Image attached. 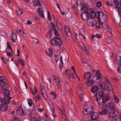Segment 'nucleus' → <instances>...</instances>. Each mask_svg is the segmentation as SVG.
I'll use <instances>...</instances> for the list:
<instances>
[{
  "label": "nucleus",
  "mask_w": 121,
  "mask_h": 121,
  "mask_svg": "<svg viewBox=\"0 0 121 121\" xmlns=\"http://www.w3.org/2000/svg\"><path fill=\"white\" fill-rule=\"evenodd\" d=\"M105 83L102 81L99 82V85L101 88L103 89L106 86L108 91H112L113 89L111 84L107 80L106 78L105 79Z\"/></svg>",
  "instance_id": "1"
},
{
  "label": "nucleus",
  "mask_w": 121,
  "mask_h": 121,
  "mask_svg": "<svg viewBox=\"0 0 121 121\" xmlns=\"http://www.w3.org/2000/svg\"><path fill=\"white\" fill-rule=\"evenodd\" d=\"M51 44L54 46H59L62 45V41L61 38L55 37L52 39L50 41Z\"/></svg>",
  "instance_id": "2"
},
{
  "label": "nucleus",
  "mask_w": 121,
  "mask_h": 121,
  "mask_svg": "<svg viewBox=\"0 0 121 121\" xmlns=\"http://www.w3.org/2000/svg\"><path fill=\"white\" fill-rule=\"evenodd\" d=\"M83 113L86 115L90 114L93 112V107L90 104L85 105L84 107Z\"/></svg>",
  "instance_id": "3"
},
{
  "label": "nucleus",
  "mask_w": 121,
  "mask_h": 121,
  "mask_svg": "<svg viewBox=\"0 0 121 121\" xmlns=\"http://www.w3.org/2000/svg\"><path fill=\"white\" fill-rule=\"evenodd\" d=\"M118 115L119 112L115 109L110 113L108 116V119L111 121H113L115 117H117Z\"/></svg>",
  "instance_id": "4"
},
{
  "label": "nucleus",
  "mask_w": 121,
  "mask_h": 121,
  "mask_svg": "<svg viewBox=\"0 0 121 121\" xmlns=\"http://www.w3.org/2000/svg\"><path fill=\"white\" fill-rule=\"evenodd\" d=\"M10 102V100H6L3 101L0 105V110L3 112L6 111L8 108L7 104H9Z\"/></svg>",
  "instance_id": "5"
},
{
  "label": "nucleus",
  "mask_w": 121,
  "mask_h": 121,
  "mask_svg": "<svg viewBox=\"0 0 121 121\" xmlns=\"http://www.w3.org/2000/svg\"><path fill=\"white\" fill-rule=\"evenodd\" d=\"M104 92L102 91L97 92L94 95V99L97 103L99 102L104 96Z\"/></svg>",
  "instance_id": "6"
},
{
  "label": "nucleus",
  "mask_w": 121,
  "mask_h": 121,
  "mask_svg": "<svg viewBox=\"0 0 121 121\" xmlns=\"http://www.w3.org/2000/svg\"><path fill=\"white\" fill-rule=\"evenodd\" d=\"M52 76L54 79V81L56 85L57 88L60 89L61 83L59 79L55 75H52Z\"/></svg>",
  "instance_id": "7"
},
{
  "label": "nucleus",
  "mask_w": 121,
  "mask_h": 121,
  "mask_svg": "<svg viewBox=\"0 0 121 121\" xmlns=\"http://www.w3.org/2000/svg\"><path fill=\"white\" fill-rule=\"evenodd\" d=\"M40 93L44 98L46 99L48 98L47 90L44 86L41 85L40 86Z\"/></svg>",
  "instance_id": "8"
},
{
  "label": "nucleus",
  "mask_w": 121,
  "mask_h": 121,
  "mask_svg": "<svg viewBox=\"0 0 121 121\" xmlns=\"http://www.w3.org/2000/svg\"><path fill=\"white\" fill-rule=\"evenodd\" d=\"M106 108L109 110H113L115 109L116 105L114 102H110L107 104L105 105Z\"/></svg>",
  "instance_id": "9"
},
{
  "label": "nucleus",
  "mask_w": 121,
  "mask_h": 121,
  "mask_svg": "<svg viewBox=\"0 0 121 121\" xmlns=\"http://www.w3.org/2000/svg\"><path fill=\"white\" fill-rule=\"evenodd\" d=\"M4 96H5L3 98L4 101H5V100H10V99H11V97L9 96L10 95V92L9 90L8 89L4 90Z\"/></svg>",
  "instance_id": "10"
},
{
  "label": "nucleus",
  "mask_w": 121,
  "mask_h": 121,
  "mask_svg": "<svg viewBox=\"0 0 121 121\" xmlns=\"http://www.w3.org/2000/svg\"><path fill=\"white\" fill-rule=\"evenodd\" d=\"M6 51L7 52V56L11 57V55L12 54L13 51L12 49L10 46V43L9 42L7 43V47L6 49Z\"/></svg>",
  "instance_id": "11"
},
{
  "label": "nucleus",
  "mask_w": 121,
  "mask_h": 121,
  "mask_svg": "<svg viewBox=\"0 0 121 121\" xmlns=\"http://www.w3.org/2000/svg\"><path fill=\"white\" fill-rule=\"evenodd\" d=\"M82 13V14H81V16L82 19L84 20H86L90 17V14L86 10H83Z\"/></svg>",
  "instance_id": "12"
},
{
  "label": "nucleus",
  "mask_w": 121,
  "mask_h": 121,
  "mask_svg": "<svg viewBox=\"0 0 121 121\" xmlns=\"http://www.w3.org/2000/svg\"><path fill=\"white\" fill-rule=\"evenodd\" d=\"M91 119L93 120H97L99 117V114L97 112H92L91 113Z\"/></svg>",
  "instance_id": "13"
},
{
  "label": "nucleus",
  "mask_w": 121,
  "mask_h": 121,
  "mask_svg": "<svg viewBox=\"0 0 121 121\" xmlns=\"http://www.w3.org/2000/svg\"><path fill=\"white\" fill-rule=\"evenodd\" d=\"M64 30L65 32L66 33V35L70 37L72 36V34L68 26H65Z\"/></svg>",
  "instance_id": "14"
},
{
  "label": "nucleus",
  "mask_w": 121,
  "mask_h": 121,
  "mask_svg": "<svg viewBox=\"0 0 121 121\" xmlns=\"http://www.w3.org/2000/svg\"><path fill=\"white\" fill-rule=\"evenodd\" d=\"M86 84L88 86H93L94 84V80L92 79H89L87 80Z\"/></svg>",
  "instance_id": "15"
},
{
  "label": "nucleus",
  "mask_w": 121,
  "mask_h": 121,
  "mask_svg": "<svg viewBox=\"0 0 121 121\" xmlns=\"http://www.w3.org/2000/svg\"><path fill=\"white\" fill-rule=\"evenodd\" d=\"M87 24L90 26H93L95 24V21H93L91 19H88L87 20Z\"/></svg>",
  "instance_id": "16"
},
{
  "label": "nucleus",
  "mask_w": 121,
  "mask_h": 121,
  "mask_svg": "<svg viewBox=\"0 0 121 121\" xmlns=\"http://www.w3.org/2000/svg\"><path fill=\"white\" fill-rule=\"evenodd\" d=\"M92 74L90 72H88L85 73L84 77L85 79H88L91 78L92 76Z\"/></svg>",
  "instance_id": "17"
},
{
  "label": "nucleus",
  "mask_w": 121,
  "mask_h": 121,
  "mask_svg": "<svg viewBox=\"0 0 121 121\" xmlns=\"http://www.w3.org/2000/svg\"><path fill=\"white\" fill-rule=\"evenodd\" d=\"M41 1L39 0H33V4L35 6H40L42 7L41 4Z\"/></svg>",
  "instance_id": "18"
},
{
  "label": "nucleus",
  "mask_w": 121,
  "mask_h": 121,
  "mask_svg": "<svg viewBox=\"0 0 121 121\" xmlns=\"http://www.w3.org/2000/svg\"><path fill=\"white\" fill-rule=\"evenodd\" d=\"M99 89L98 87L96 86H93L91 89V91L93 93H95L97 92Z\"/></svg>",
  "instance_id": "19"
},
{
  "label": "nucleus",
  "mask_w": 121,
  "mask_h": 121,
  "mask_svg": "<svg viewBox=\"0 0 121 121\" xmlns=\"http://www.w3.org/2000/svg\"><path fill=\"white\" fill-rule=\"evenodd\" d=\"M37 12L40 16L43 18L44 17L43 9L42 8H39L38 9Z\"/></svg>",
  "instance_id": "20"
},
{
  "label": "nucleus",
  "mask_w": 121,
  "mask_h": 121,
  "mask_svg": "<svg viewBox=\"0 0 121 121\" xmlns=\"http://www.w3.org/2000/svg\"><path fill=\"white\" fill-rule=\"evenodd\" d=\"M100 22L101 23L103 24L106 22L107 19V17L105 15H104L103 16L101 17Z\"/></svg>",
  "instance_id": "21"
},
{
  "label": "nucleus",
  "mask_w": 121,
  "mask_h": 121,
  "mask_svg": "<svg viewBox=\"0 0 121 121\" xmlns=\"http://www.w3.org/2000/svg\"><path fill=\"white\" fill-rule=\"evenodd\" d=\"M11 39L13 42H15V40L17 39V36L16 34L15 33H12V34Z\"/></svg>",
  "instance_id": "22"
},
{
  "label": "nucleus",
  "mask_w": 121,
  "mask_h": 121,
  "mask_svg": "<svg viewBox=\"0 0 121 121\" xmlns=\"http://www.w3.org/2000/svg\"><path fill=\"white\" fill-rule=\"evenodd\" d=\"M88 13L90 14V17L91 16L92 18H94L97 16L96 13L94 11H92Z\"/></svg>",
  "instance_id": "23"
},
{
  "label": "nucleus",
  "mask_w": 121,
  "mask_h": 121,
  "mask_svg": "<svg viewBox=\"0 0 121 121\" xmlns=\"http://www.w3.org/2000/svg\"><path fill=\"white\" fill-rule=\"evenodd\" d=\"M23 113L22 107H19L17 111V113L18 115H22Z\"/></svg>",
  "instance_id": "24"
},
{
  "label": "nucleus",
  "mask_w": 121,
  "mask_h": 121,
  "mask_svg": "<svg viewBox=\"0 0 121 121\" xmlns=\"http://www.w3.org/2000/svg\"><path fill=\"white\" fill-rule=\"evenodd\" d=\"M56 25L58 30L60 31H61L62 29V27L60 22L57 21L56 22Z\"/></svg>",
  "instance_id": "25"
},
{
  "label": "nucleus",
  "mask_w": 121,
  "mask_h": 121,
  "mask_svg": "<svg viewBox=\"0 0 121 121\" xmlns=\"http://www.w3.org/2000/svg\"><path fill=\"white\" fill-rule=\"evenodd\" d=\"M108 112V110L107 109H103L101 112H99V113L101 115H105Z\"/></svg>",
  "instance_id": "26"
},
{
  "label": "nucleus",
  "mask_w": 121,
  "mask_h": 121,
  "mask_svg": "<svg viewBox=\"0 0 121 121\" xmlns=\"http://www.w3.org/2000/svg\"><path fill=\"white\" fill-rule=\"evenodd\" d=\"M49 53H48V52L46 50V53L50 57H52V56L53 51L52 49L50 48H49L48 49Z\"/></svg>",
  "instance_id": "27"
},
{
  "label": "nucleus",
  "mask_w": 121,
  "mask_h": 121,
  "mask_svg": "<svg viewBox=\"0 0 121 121\" xmlns=\"http://www.w3.org/2000/svg\"><path fill=\"white\" fill-rule=\"evenodd\" d=\"M30 90L33 95H35L37 93V90L36 88V87L35 86H34V90L32 88H31Z\"/></svg>",
  "instance_id": "28"
},
{
  "label": "nucleus",
  "mask_w": 121,
  "mask_h": 121,
  "mask_svg": "<svg viewBox=\"0 0 121 121\" xmlns=\"http://www.w3.org/2000/svg\"><path fill=\"white\" fill-rule=\"evenodd\" d=\"M104 29H106L107 31L111 35L112 34V30L109 27H108L106 25H104Z\"/></svg>",
  "instance_id": "29"
},
{
  "label": "nucleus",
  "mask_w": 121,
  "mask_h": 121,
  "mask_svg": "<svg viewBox=\"0 0 121 121\" xmlns=\"http://www.w3.org/2000/svg\"><path fill=\"white\" fill-rule=\"evenodd\" d=\"M27 101L28 104L30 106H32V105H34V103L33 101L31 99H27Z\"/></svg>",
  "instance_id": "30"
},
{
  "label": "nucleus",
  "mask_w": 121,
  "mask_h": 121,
  "mask_svg": "<svg viewBox=\"0 0 121 121\" xmlns=\"http://www.w3.org/2000/svg\"><path fill=\"white\" fill-rule=\"evenodd\" d=\"M9 88V85L7 83H4L2 87V89L3 90H6L8 89Z\"/></svg>",
  "instance_id": "31"
},
{
  "label": "nucleus",
  "mask_w": 121,
  "mask_h": 121,
  "mask_svg": "<svg viewBox=\"0 0 121 121\" xmlns=\"http://www.w3.org/2000/svg\"><path fill=\"white\" fill-rule=\"evenodd\" d=\"M113 1L115 4V6L116 8V5H120L121 4V0H114Z\"/></svg>",
  "instance_id": "32"
},
{
  "label": "nucleus",
  "mask_w": 121,
  "mask_h": 121,
  "mask_svg": "<svg viewBox=\"0 0 121 121\" xmlns=\"http://www.w3.org/2000/svg\"><path fill=\"white\" fill-rule=\"evenodd\" d=\"M28 111L30 112V115L31 116H35L36 114L34 110L30 109L28 110Z\"/></svg>",
  "instance_id": "33"
},
{
  "label": "nucleus",
  "mask_w": 121,
  "mask_h": 121,
  "mask_svg": "<svg viewBox=\"0 0 121 121\" xmlns=\"http://www.w3.org/2000/svg\"><path fill=\"white\" fill-rule=\"evenodd\" d=\"M97 15H98V16L96 17L98 18H101V17L103 16H104V15L103 13L101 11H98L97 12Z\"/></svg>",
  "instance_id": "34"
},
{
  "label": "nucleus",
  "mask_w": 121,
  "mask_h": 121,
  "mask_svg": "<svg viewBox=\"0 0 121 121\" xmlns=\"http://www.w3.org/2000/svg\"><path fill=\"white\" fill-rule=\"evenodd\" d=\"M106 40L108 43H111L113 41L112 38L111 36H109L106 39Z\"/></svg>",
  "instance_id": "35"
},
{
  "label": "nucleus",
  "mask_w": 121,
  "mask_h": 121,
  "mask_svg": "<svg viewBox=\"0 0 121 121\" xmlns=\"http://www.w3.org/2000/svg\"><path fill=\"white\" fill-rule=\"evenodd\" d=\"M104 26L102 23L100 22L99 24L97 23L96 24V28H99L103 27L104 28Z\"/></svg>",
  "instance_id": "36"
},
{
  "label": "nucleus",
  "mask_w": 121,
  "mask_h": 121,
  "mask_svg": "<svg viewBox=\"0 0 121 121\" xmlns=\"http://www.w3.org/2000/svg\"><path fill=\"white\" fill-rule=\"evenodd\" d=\"M110 98L109 97L105 96L103 97L102 99V102L103 103H105Z\"/></svg>",
  "instance_id": "37"
},
{
  "label": "nucleus",
  "mask_w": 121,
  "mask_h": 121,
  "mask_svg": "<svg viewBox=\"0 0 121 121\" xmlns=\"http://www.w3.org/2000/svg\"><path fill=\"white\" fill-rule=\"evenodd\" d=\"M50 94L51 95H52V97L53 99H55L56 98V97L57 96L56 92L54 91H53L51 92Z\"/></svg>",
  "instance_id": "38"
},
{
  "label": "nucleus",
  "mask_w": 121,
  "mask_h": 121,
  "mask_svg": "<svg viewBox=\"0 0 121 121\" xmlns=\"http://www.w3.org/2000/svg\"><path fill=\"white\" fill-rule=\"evenodd\" d=\"M88 7L87 5H86L84 4L83 5V6L81 8V10L82 12H83V10H86H86L88 9Z\"/></svg>",
  "instance_id": "39"
},
{
  "label": "nucleus",
  "mask_w": 121,
  "mask_h": 121,
  "mask_svg": "<svg viewBox=\"0 0 121 121\" xmlns=\"http://www.w3.org/2000/svg\"><path fill=\"white\" fill-rule=\"evenodd\" d=\"M113 98L114 99L116 103H118L119 101V98L115 95H113Z\"/></svg>",
  "instance_id": "40"
},
{
  "label": "nucleus",
  "mask_w": 121,
  "mask_h": 121,
  "mask_svg": "<svg viewBox=\"0 0 121 121\" xmlns=\"http://www.w3.org/2000/svg\"><path fill=\"white\" fill-rule=\"evenodd\" d=\"M17 61L19 62L20 65L23 66H25V63L22 60L20 59H17Z\"/></svg>",
  "instance_id": "41"
},
{
  "label": "nucleus",
  "mask_w": 121,
  "mask_h": 121,
  "mask_svg": "<svg viewBox=\"0 0 121 121\" xmlns=\"http://www.w3.org/2000/svg\"><path fill=\"white\" fill-rule=\"evenodd\" d=\"M81 47L82 49L85 52V53L86 54L88 55H89V53L88 52V51L87 50V48H86L84 46H80Z\"/></svg>",
  "instance_id": "42"
},
{
  "label": "nucleus",
  "mask_w": 121,
  "mask_h": 121,
  "mask_svg": "<svg viewBox=\"0 0 121 121\" xmlns=\"http://www.w3.org/2000/svg\"><path fill=\"white\" fill-rule=\"evenodd\" d=\"M52 30H49L47 34V37L49 38H51L52 36Z\"/></svg>",
  "instance_id": "43"
},
{
  "label": "nucleus",
  "mask_w": 121,
  "mask_h": 121,
  "mask_svg": "<svg viewBox=\"0 0 121 121\" xmlns=\"http://www.w3.org/2000/svg\"><path fill=\"white\" fill-rule=\"evenodd\" d=\"M116 62L117 64L120 66L121 65V56H120L119 58H117Z\"/></svg>",
  "instance_id": "44"
},
{
  "label": "nucleus",
  "mask_w": 121,
  "mask_h": 121,
  "mask_svg": "<svg viewBox=\"0 0 121 121\" xmlns=\"http://www.w3.org/2000/svg\"><path fill=\"white\" fill-rule=\"evenodd\" d=\"M55 33V34L56 37L58 38H61V37L59 34L58 32L56 29H55L54 30Z\"/></svg>",
  "instance_id": "45"
},
{
  "label": "nucleus",
  "mask_w": 121,
  "mask_h": 121,
  "mask_svg": "<svg viewBox=\"0 0 121 121\" xmlns=\"http://www.w3.org/2000/svg\"><path fill=\"white\" fill-rule=\"evenodd\" d=\"M98 105L99 107L101 108L102 109L104 108L105 105L103 103H100L99 102H98Z\"/></svg>",
  "instance_id": "46"
},
{
  "label": "nucleus",
  "mask_w": 121,
  "mask_h": 121,
  "mask_svg": "<svg viewBox=\"0 0 121 121\" xmlns=\"http://www.w3.org/2000/svg\"><path fill=\"white\" fill-rule=\"evenodd\" d=\"M95 37L100 38L101 37V35H100L98 34H96L95 35H93L92 36V40H93L94 38Z\"/></svg>",
  "instance_id": "47"
},
{
  "label": "nucleus",
  "mask_w": 121,
  "mask_h": 121,
  "mask_svg": "<svg viewBox=\"0 0 121 121\" xmlns=\"http://www.w3.org/2000/svg\"><path fill=\"white\" fill-rule=\"evenodd\" d=\"M6 81V80L5 79H4V78L3 76H2L0 77V82H2L3 83H5Z\"/></svg>",
  "instance_id": "48"
},
{
  "label": "nucleus",
  "mask_w": 121,
  "mask_h": 121,
  "mask_svg": "<svg viewBox=\"0 0 121 121\" xmlns=\"http://www.w3.org/2000/svg\"><path fill=\"white\" fill-rule=\"evenodd\" d=\"M81 30L82 31L81 32V31L79 33V35H81L83 37V39H86V37L84 35L85 34V31L82 30Z\"/></svg>",
  "instance_id": "49"
},
{
  "label": "nucleus",
  "mask_w": 121,
  "mask_h": 121,
  "mask_svg": "<svg viewBox=\"0 0 121 121\" xmlns=\"http://www.w3.org/2000/svg\"><path fill=\"white\" fill-rule=\"evenodd\" d=\"M40 98V97L38 95H36L34 97L35 100L36 101H39Z\"/></svg>",
  "instance_id": "50"
},
{
  "label": "nucleus",
  "mask_w": 121,
  "mask_h": 121,
  "mask_svg": "<svg viewBox=\"0 0 121 121\" xmlns=\"http://www.w3.org/2000/svg\"><path fill=\"white\" fill-rule=\"evenodd\" d=\"M16 13L17 15H20L23 12L22 10H19L17 11Z\"/></svg>",
  "instance_id": "51"
},
{
  "label": "nucleus",
  "mask_w": 121,
  "mask_h": 121,
  "mask_svg": "<svg viewBox=\"0 0 121 121\" xmlns=\"http://www.w3.org/2000/svg\"><path fill=\"white\" fill-rule=\"evenodd\" d=\"M50 25L52 29L54 30L55 29H56L55 25L54 23L51 22L50 23Z\"/></svg>",
  "instance_id": "52"
},
{
  "label": "nucleus",
  "mask_w": 121,
  "mask_h": 121,
  "mask_svg": "<svg viewBox=\"0 0 121 121\" xmlns=\"http://www.w3.org/2000/svg\"><path fill=\"white\" fill-rule=\"evenodd\" d=\"M20 33V34L24 37H26V34L24 33L23 31L21 30Z\"/></svg>",
  "instance_id": "53"
},
{
  "label": "nucleus",
  "mask_w": 121,
  "mask_h": 121,
  "mask_svg": "<svg viewBox=\"0 0 121 121\" xmlns=\"http://www.w3.org/2000/svg\"><path fill=\"white\" fill-rule=\"evenodd\" d=\"M78 86L80 90H82L83 88V85L82 84L80 83L78 85Z\"/></svg>",
  "instance_id": "54"
},
{
  "label": "nucleus",
  "mask_w": 121,
  "mask_h": 121,
  "mask_svg": "<svg viewBox=\"0 0 121 121\" xmlns=\"http://www.w3.org/2000/svg\"><path fill=\"white\" fill-rule=\"evenodd\" d=\"M48 19L50 21H51V16L50 14L49 11H48Z\"/></svg>",
  "instance_id": "55"
},
{
  "label": "nucleus",
  "mask_w": 121,
  "mask_h": 121,
  "mask_svg": "<svg viewBox=\"0 0 121 121\" xmlns=\"http://www.w3.org/2000/svg\"><path fill=\"white\" fill-rule=\"evenodd\" d=\"M69 77L72 79H75V78L74 77V74L73 73H71L69 75Z\"/></svg>",
  "instance_id": "56"
},
{
  "label": "nucleus",
  "mask_w": 121,
  "mask_h": 121,
  "mask_svg": "<svg viewBox=\"0 0 121 121\" xmlns=\"http://www.w3.org/2000/svg\"><path fill=\"white\" fill-rule=\"evenodd\" d=\"M101 3L100 1H98L96 4V5L97 6L99 7H100L101 6Z\"/></svg>",
  "instance_id": "57"
},
{
  "label": "nucleus",
  "mask_w": 121,
  "mask_h": 121,
  "mask_svg": "<svg viewBox=\"0 0 121 121\" xmlns=\"http://www.w3.org/2000/svg\"><path fill=\"white\" fill-rule=\"evenodd\" d=\"M32 121H41L40 120H38L35 117H34L31 118Z\"/></svg>",
  "instance_id": "58"
},
{
  "label": "nucleus",
  "mask_w": 121,
  "mask_h": 121,
  "mask_svg": "<svg viewBox=\"0 0 121 121\" xmlns=\"http://www.w3.org/2000/svg\"><path fill=\"white\" fill-rule=\"evenodd\" d=\"M86 59L84 58L82 59L81 60V62L83 64H85L86 63Z\"/></svg>",
  "instance_id": "59"
},
{
  "label": "nucleus",
  "mask_w": 121,
  "mask_h": 121,
  "mask_svg": "<svg viewBox=\"0 0 121 121\" xmlns=\"http://www.w3.org/2000/svg\"><path fill=\"white\" fill-rule=\"evenodd\" d=\"M118 9V13L119 16L121 17V9Z\"/></svg>",
  "instance_id": "60"
},
{
  "label": "nucleus",
  "mask_w": 121,
  "mask_h": 121,
  "mask_svg": "<svg viewBox=\"0 0 121 121\" xmlns=\"http://www.w3.org/2000/svg\"><path fill=\"white\" fill-rule=\"evenodd\" d=\"M117 71L119 73H121V65L118 67L117 69Z\"/></svg>",
  "instance_id": "61"
},
{
  "label": "nucleus",
  "mask_w": 121,
  "mask_h": 121,
  "mask_svg": "<svg viewBox=\"0 0 121 121\" xmlns=\"http://www.w3.org/2000/svg\"><path fill=\"white\" fill-rule=\"evenodd\" d=\"M80 100H82L83 99V96L82 94H81L80 95Z\"/></svg>",
  "instance_id": "62"
},
{
  "label": "nucleus",
  "mask_w": 121,
  "mask_h": 121,
  "mask_svg": "<svg viewBox=\"0 0 121 121\" xmlns=\"http://www.w3.org/2000/svg\"><path fill=\"white\" fill-rule=\"evenodd\" d=\"M97 75L96 77H97V79H100L101 76V74H100L99 75Z\"/></svg>",
  "instance_id": "63"
},
{
  "label": "nucleus",
  "mask_w": 121,
  "mask_h": 121,
  "mask_svg": "<svg viewBox=\"0 0 121 121\" xmlns=\"http://www.w3.org/2000/svg\"><path fill=\"white\" fill-rule=\"evenodd\" d=\"M13 121H20L18 117H15Z\"/></svg>",
  "instance_id": "64"
}]
</instances>
